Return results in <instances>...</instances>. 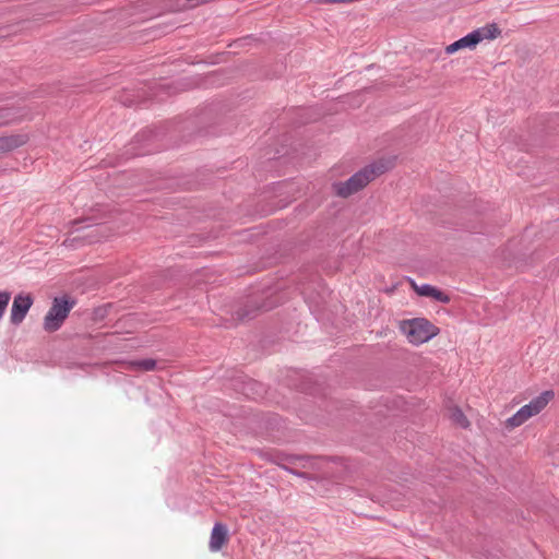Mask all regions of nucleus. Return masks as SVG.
<instances>
[{"label":"nucleus","instance_id":"nucleus-16","mask_svg":"<svg viewBox=\"0 0 559 559\" xmlns=\"http://www.w3.org/2000/svg\"><path fill=\"white\" fill-rule=\"evenodd\" d=\"M304 460L312 461L313 459H312V457H305V456H288V457H287V461H288L290 464H295V463H296V461H304Z\"/></svg>","mask_w":559,"mask_h":559},{"label":"nucleus","instance_id":"nucleus-12","mask_svg":"<svg viewBox=\"0 0 559 559\" xmlns=\"http://www.w3.org/2000/svg\"><path fill=\"white\" fill-rule=\"evenodd\" d=\"M450 419L462 428H467L469 426L468 419L457 406L450 409Z\"/></svg>","mask_w":559,"mask_h":559},{"label":"nucleus","instance_id":"nucleus-14","mask_svg":"<svg viewBox=\"0 0 559 559\" xmlns=\"http://www.w3.org/2000/svg\"><path fill=\"white\" fill-rule=\"evenodd\" d=\"M528 418L521 408L510 418L506 420L507 428H515L524 424Z\"/></svg>","mask_w":559,"mask_h":559},{"label":"nucleus","instance_id":"nucleus-13","mask_svg":"<svg viewBox=\"0 0 559 559\" xmlns=\"http://www.w3.org/2000/svg\"><path fill=\"white\" fill-rule=\"evenodd\" d=\"M528 418L521 408L510 418L506 420L507 428H515L524 424Z\"/></svg>","mask_w":559,"mask_h":559},{"label":"nucleus","instance_id":"nucleus-17","mask_svg":"<svg viewBox=\"0 0 559 559\" xmlns=\"http://www.w3.org/2000/svg\"><path fill=\"white\" fill-rule=\"evenodd\" d=\"M289 473L294 474V475H297L299 477H304V478H307V474L306 473H302V472H297V471H294L292 468H286Z\"/></svg>","mask_w":559,"mask_h":559},{"label":"nucleus","instance_id":"nucleus-3","mask_svg":"<svg viewBox=\"0 0 559 559\" xmlns=\"http://www.w3.org/2000/svg\"><path fill=\"white\" fill-rule=\"evenodd\" d=\"M73 306V300L56 297L53 299L52 306L44 318L45 331L55 332L59 330Z\"/></svg>","mask_w":559,"mask_h":559},{"label":"nucleus","instance_id":"nucleus-5","mask_svg":"<svg viewBox=\"0 0 559 559\" xmlns=\"http://www.w3.org/2000/svg\"><path fill=\"white\" fill-rule=\"evenodd\" d=\"M552 391H545L539 396L532 400L528 404L522 406L521 409L524 411V414L527 418H531L532 416L540 413L552 399Z\"/></svg>","mask_w":559,"mask_h":559},{"label":"nucleus","instance_id":"nucleus-2","mask_svg":"<svg viewBox=\"0 0 559 559\" xmlns=\"http://www.w3.org/2000/svg\"><path fill=\"white\" fill-rule=\"evenodd\" d=\"M401 331L415 345L426 343L439 333V329L425 318L402 322Z\"/></svg>","mask_w":559,"mask_h":559},{"label":"nucleus","instance_id":"nucleus-6","mask_svg":"<svg viewBox=\"0 0 559 559\" xmlns=\"http://www.w3.org/2000/svg\"><path fill=\"white\" fill-rule=\"evenodd\" d=\"M412 286L419 296L430 297L442 304H449L451 300L449 295L429 284L418 286L414 281H412Z\"/></svg>","mask_w":559,"mask_h":559},{"label":"nucleus","instance_id":"nucleus-9","mask_svg":"<svg viewBox=\"0 0 559 559\" xmlns=\"http://www.w3.org/2000/svg\"><path fill=\"white\" fill-rule=\"evenodd\" d=\"M26 134H10L0 136V155L11 152L27 142Z\"/></svg>","mask_w":559,"mask_h":559},{"label":"nucleus","instance_id":"nucleus-7","mask_svg":"<svg viewBox=\"0 0 559 559\" xmlns=\"http://www.w3.org/2000/svg\"><path fill=\"white\" fill-rule=\"evenodd\" d=\"M228 531L227 527L222 523H216L212 530L210 538V549L212 551H218L227 542Z\"/></svg>","mask_w":559,"mask_h":559},{"label":"nucleus","instance_id":"nucleus-11","mask_svg":"<svg viewBox=\"0 0 559 559\" xmlns=\"http://www.w3.org/2000/svg\"><path fill=\"white\" fill-rule=\"evenodd\" d=\"M156 360L152 358L134 360L129 362V369L131 370H143L151 371L156 368Z\"/></svg>","mask_w":559,"mask_h":559},{"label":"nucleus","instance_id":"nucleus-1","mask_svg":"<svg viewBox=\"0 0 559 559\" xmlns=\"http://www.w3.org/2000/svg\"><path fill=\"white\" fill-rule=\"evenodd\" d=\"M392 167V160L379 159L361 170L354 174L349 179L344 182H337L334 185L335 192L338 197L347 198L364 187H366L371 180L378 176L384 174Z\"/></svg>","mask_w":559,"mask_h":559},{"label":"nucleus","instance_id":"nucleus-8","mask_svg":"<svg viewBox=\"0 0 559 559\" xmlns=\"http://www.w3.org/2000/svg\"><path fill=\"white\" fill-rule=\"evenodd\" d=\"M479 43L478 33H469L466 36L460 38L459 40L448 45L445 47V52L448 55L454 53L463 48H469L473 49L477 46Z\"/></svg>","mask_w":559,"mask_h":559},{"label":"nucleus","instance_id":"nucleus-15","mask_svg":"<svg viewBox=\"0 0 559 559\" xmlns=\"http://www.w3.org/2000/svg\"><path fill=\"white\" fill-rule=\"evenodd\" d=\"M11 293L7 290H0V320L2 319L5 309L10 302Z\"/></svg>","mask_w":559,"mask_h":559},{"label":"nucleus","instance_id":"nucleus-10","mask_svg":"<svg viewBox=\"0 0 559 559\" xmlns=\"http://www.w3.org/2000/svg\"><path fill=\"white\" fill-rule=\"evenodd\" d=\"M473 32L478 33L479 43L483 39H495L501 34L500 28L496 24H488Z\"/></svg>","mask_w":559,"mask_h":559},{"label":"nucleus","instance_id":"nucleus-4","mask_svg":"<svg viewBox=\"0 0 559 559\" xmlns=\"http://www.w3.org/2000/svg\"><path fill=\"white\" fill-rule=\"evenodd\" d=\"M33 301L34 300L31 294L20 293L14 297L10 316V321L12 324L19 325L23 322L33 305Z\"/></svg>","mask_w":559,"mask_h":559}]
</instances>
